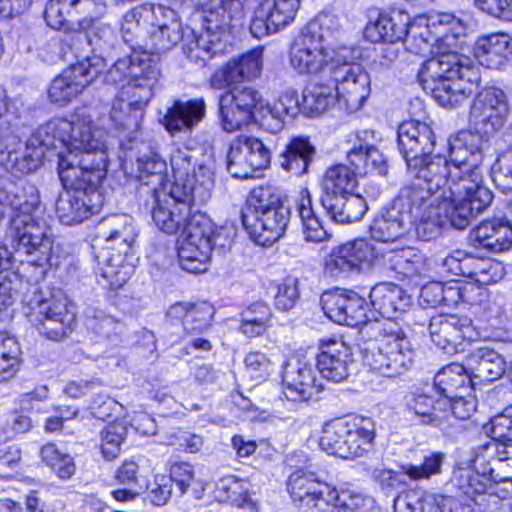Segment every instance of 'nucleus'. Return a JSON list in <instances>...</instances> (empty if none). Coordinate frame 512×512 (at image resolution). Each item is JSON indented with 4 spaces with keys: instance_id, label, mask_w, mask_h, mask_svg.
I'll return each instance as SVG.
<instances>
[{
    "instance_id": "f257e3e1",
    "label": "nucleus",
    "mask_w": 512,
    "mask_h": 512,
    "mask_svg": "<svg viewBox=\"0 0 512 512\" xmlns=\"http://www.w3.org/2000/svg\"><path fill=\"white\" fill-rule=\"evenodd\" d=\"M66 145L58 153V174L71 189L60 193L56 214L62 224L75 225L98 213L102 203L98 185L107 172V148L104 131L94 127L91 119H53L42 129Z\"/></svg>"
},
{
    "instance_id": "f03ea898",
    "label": "nucleus",
    "mask_w": 512,
    "mask_h": 512,
    "mask_svg": "<svg viewBox=\"0 0 512 512\" xmlns=\"http://www.w3.org/2000/svg\"><path fill=\"white\" fill-rule=\"evenodd\" d=\"M480 136L461 131L449 138V159L432 155V164L425 175H430L434 187L441 188L445 202L456 213L454 222L466 228L493 199L492 192L483 185V155Z\"/></svg>"
},
{
    "instance_id": "7ed1b4c3",
    "label": "nucleus",
    "mask_w": 512,
    "mask_h": 512,
    "mask_svg": "<svg viewBox=\"0 0 512 512\" xmlns=\"http://www.w3.org/2000/svg\"><path fill=\"white\" fill-rule=\"evenodd\" d=\"M398 148L406 161L408 173L423 183L411 182L402 186L391 202L403 216L415 224L417 216L442 205L445 194L434 187L430 175H425L432 164L435 137L431 127L418 121H406L398 127Z\"/></svg>"
},
{
    "instance_id": "20e7f679",
    "label": "nucleus",
    "mask_w": 512,
    "mask_h": 512,
    "mask_svg": "<svg viewBox=\"0 0 512 512\" xmlns=\"http://www.w3.org/2000/svg\"><path fill=\"white\" fill-rule=\"evenodd\" d=\"M418 79L440 106L455 108L477 91L481 75L469 57L449 51L423 62Z\"/></svg>"
},
{
    "instance_id": "39448f33",
    "label": "nucleus",
    "mask_w": 512,
    "mask_h": 512,
    "mask_svg": "<svg viewBox=\"0 0 512 512\" xmlns=\"http://www.w3.org/2000/svg\"><path fill=\"white\" fill-rule=\"evenodd\" d=\"M159 75L156 63L146 51L117 58L103 75L104 83L120 87L112 103L111 118L123 125L124 116L141 111L153 97Z\"/></svg>"
},
{
    "instance_id": "423d86ee",
    "label": "nucleus",
    "mask_w": 512,
    "mask_h": 512,
    "mask_svg": "<svg viewBox=\"0 0 512 512\" xmlns=\"http://www.w3.org/2000/svg\"><path fill=\"white\" fill-rule=\"evenodd\" d=\"M211 6L213 9L222 11V19L218 20V12L210 13L206 17L207 25L204 30L199 36H194V40L184 48L186 56L195 62H206L224 51L229 27L233 20H241L249 16L250 33L256 37L253 27L256 21V8L250 7L249 1L244 4L240 0H211Z\"/></svg>"
},
{
    "instance_id": "0eeeda50",
    "label": "nucleus",
    "mask_w": 512,
    "mask_h": 512,
    "mask_svg": "<svg viewBox=\"0 0 512 512\" xmlns=\"http://www.w3.org/2000/svg\"><path fill=\"white\" fill-rule=\"evenodd\" d=\"M186 233V237L179 241L178 260L181 268L188 273L207 271L212 252L222 253L230 245L225 228H217L201 212L192 216Z\"/></svg>"
},
{
    "instance_id": "6e6552de",
    "label": "nucleus",
    "mask_w": 512,
    "mask_h": 512,
    "mask_svg": "<svg viewBox=\"0 0 512 512\" xmlns=\"http://www.w3.org/2000/svg\"><path fill=\"white\" fill-rule=\"evenodd\" d=\"M104 236L109 247L97 256L101 275L113 289L122 287L130 278L132 267L123 264L137 237L134 220L127 214H116L103 222Z\"/></svg>"
},
{
    "instance_id": "1a4fd4ad",
    "label": "nucleus",
    "mask_w": 512,
    "mask_h": 512,
    "mask_svg": "<svg viewBox=\"0 0 512 512\" xmlns=\"http://www.w3.org/2000/svg\"><path fill=\"white\" fill-rule=\"evenodd\" d=\"M290 485L291 498L307 512H364L373 503L371 498L339 493L330 484L301 474H295Z\"/></svg>"
},
{
    "instance_id": "9d476101",
    "label": "nucleus",
    "mask_w": 512,
    "mask_h": 512,
    "mask_svg": "<svg viewBox=\"0 0 512 512\" xmlns=\"http://www.w3.org/2000/svg\"><path fill=\"white\" fill-rule=\"evenodd\" d=\"M5 241L11 249L13 261L40 268V277H44L54 244L53 235L45 221L28 223L20 218L10 221Z\"/></svg>"
},
{
    "instance_id": "9b49d317",
    "label": "nucleus",
    "mask_w": 512,
    "mask_h": 512,
    "mask_svg": "<svg viewBox=\"0 0 512 512\" xmlns=\"http://www.w3.org/2000/svg\"><path fill=\"white\" fill-rule=\"evenodd\" d=\"M24 302L29 322L47 339L60 341L73 331L75 314L69 310L68 300L61 291L45 297L38 287L33 286Z\"/></svg>"
},
{
    "instance_id": "f8f14e48",
    "label": "nucleus",
    "mask_w": 512,
    "mask_h": 512,
    "mask_svg": "<svg viewBox=\"0 0 512 512\" xmlns=\"http://www.w3.org/2000/svg\"><path fill=\"white\" fill-rule=\"evenodd\" d=\"M317 370V365L312 359L305 356L292 357L283 370L284 388L282 393L289 401L304 402L309 400L314 394L323 390L321 381L317 379ZM269 386H272L273 395L267 402L272 407H266L263 397L261 400L263 407H258V422L260 420L266 421L278 412L276 407L281 402V390L276 384H270Z\"/></svg>"
},
{
    "instance_id": "ddd939ff",
    "label": "nucleus",
    "mask_w": 512,
    "mask_h": 512,
    "mask_svg": "<svg viewBox=\"0 0 512 512\" xmlns=\"http://www.w3.org/2000/svg\"><path fill=\"white\" fill-rule=\"evenodd\" d=\"M354 50L340 47L331 58L330 77L338 103L349 112L359 110L371 92V80L364 68L355 63Z\"/></svg>"
},
{
    "instance_id": "4468645a",
    "label": "nucleus",
    "mask_w": 512,
    "mask_h": 512,
    "mask_svg": "<svg viewBox=\"0 0 512 512\" xmlns=\"http://www.w3.org/2000/svg\"><path fill=\"white\" fill-rule=\"evenodd\" d=\"M413 357L405 332L396 323L388 322L383 325L377 349L366 353L365 362L375 373L397 377L409 370Z\"/></svg>"
},
{
    "instance_id": "2eb2a0df",
    "label": "nucleus",
    "mask_w": 512,
    "mask_h": 512,
    "mask_svg": "<svg viewBox=\"0 0 512 512\" xmlns=\"http://www.w3.org/2000/svg\"><path fill=\"white\" fill-rule=\"evenodd\" d=\"M484 456H478L476 450L473 457L457 466L448 483L449 489L466 503L473 502L480 508L495 512L493 509L502 501L493 490L490 477L485 473Z\"/></svg>"
},
{
    "instance_id": "dca6fc26",
    "label": "nucleus",
    "mask_w": 512,
    "mask_h": 512,
    "mask_svg": "<svg viewBox=\"0 0 512 512\" xmlns=\"http://www.w3.org/2000/svg\"><path fill=\"white\" fill-rule=\"evenodd\" d=\"M193 156L188 149H176L170 157L174 181L171 185L172 195L182 197L192 195L199 205L207 203L214 188V173L209 166L199 165L195 168Z\"/></svg>"
},
{
    "instance_id": "f3484780",
    "label": "nucleus",
    "mask_w": 512,
    "mask_h": 512,
    "mask_svg": "<svg viewBox=\"0 0 512 512\" xmlns=\"http://www.w3.org/2000/svg\"><path fill=\"white\" fill-rule=\"evenodd\" d=\"M51 121L39 128L37 137L30 138L24 145L20 143L15 136V141L11 144L7 141H0V165L7 171L14 174H29L36 171L43 162L46 146H56L54 140L59 141L66 151V145L55 137L52 133L42 131Z\"/></svg>"
},
{
    "instance_id": "a211bd4d",
    "label": "nucleus",
    "mask_w": 512,
    "mask_h": 512,
    "mask_svg": "<svg viewBox=\"0 0 512 512\" xmlns=\"http://www.w3.org/2000/svg\"><path fill=\"white\" fill-rule=\"evenodd\" d=\"M290 209L283 193L273 183L258 184V245L269 247L285 233Z\"/></svg>"
},
{
    "instance_id": "6ab92c4d",
    "label": "nucleus",
    "mask_w": 512,
    "mask_h": 512,
    "mask_svg": "<svg viewBox=\"0 0 512 512\" xmlns=\"http://www.w3.org/2000/svg\"><path fill=\"white\" fill-rule=\"evenodd\" d=\"M104 71L99 56H87L62 71L51 82L48 94L51 102L65 105L71 102Z\"/></svg>"
},
{
    "instance_id": "aec40b11",
    "label": "nucleus",
    "mask_w": 512,
    "mask_h": 512,
    "mask_svg": "<svg viewBox=\"0 0 512 512\" xmlns=\"http://www.w3.org/2000/svg\"><path fill=\"white\" fill-rule=\"evenodd\" d=\"M381 137L373 129H361L349 133L346 137L347 160L360 176L376 173L385 176L388 163L385 155L379 150Z\"/></svg>"
},
{
    "instance_id": "412c9836",
    "label": "nucleus",
    "mask_w": 512,
    "mask_h": 512,
    "mask_svg": "<svg viewBox=\"0 0 512 512\" xmlns=\"http://www.w3.org/2000/svg\"><path fill=\"white\" fill-rule=\"evenodd\" d=\"M147 23L148 35L157 53L166 52L184 39V27L179 13L162 4L145 3L138 17Z\"/></svg>"
},
{
    "instance_id": "4be33fe9",
    "label": "nucleus",
    "mask_w": 512,
    "mask_h": 512,
    "mask_svg": "<svg viewBox=\"0 0 512 512\" xmlns=\"http://www.w3.org/2000/svg\"><path fill=\"white\" fill-rule=\"evenodd\" d=\"M256 89L253 85L235 86L219 98V112L223 129L252 132L256 125Z\"/></svg>"
},
{
    "instance_id": "5701e85b",
    "label": "nucleus",
    "mask_w": 512,
    "mask_h": 512,
    "mask_svg": "<svg viewBox=\"0 0 512 512\" xmlns=\"http://www.w3.org/2000/svg\"><path fill=\"white\" fill-rule=\"evenodd\" d=\"M154 204L151 215L155 225L167 234H175L181 231L183 240L186 237V230L192 216L191 204H199L192 195L174 197L172 190L166 193L163 190L155 189Z\"/></svg>"
},
{
    "instance_id": "b1692460",
    "label": "nucleus",
    "mask_w": 512,
    "mask_h": 512,
    "mask_svg": "<svg viewBox=\"0 0 512 512\" xmlns=\"http://www.w3.org/2000/svg\"><path fill=\"white\" fill-rule=\"evenodd\" d=\"M0 199L4 212L8 207L13 211L10 221L17 218L28 223L44 221L39 192L34 184L25 180L15 181L7 175L0 176Z\"/></svg>"
},
{
    "instance_id": "393cba45",
    "label": "nucleus",
    "mask_w": 512,
    "mask_h": 512,
    "mask_svg": "<svg viewBox=\"0 0 512 512\" xmlns=\"http://www.w3.org/2000/svg\"><path fill=\"white\" fill-rule=\"evenodd\" d=\"M508 115L509 104L505 92L492 86L477 93L470 108L469 121L476 129L491 133L505 125Z\"/></svg>"
},
{
    "instance_id": "a878e982",
    "label": "nucleus",
    "mask_w": 512,
    "mask_h": 512,
    "mask_svg": "<svg viewBox=\"0 0 512 512\" xmlns=\"http://www.w3.org/2000/svg\"><path fill=\"white\" fill-rule=\"evenodd\" d=\"M321 305L325 315L337 324L358 327L369 322L365 299L352 290L324 292Z\"/></svg>"
},
{
    "instance_id": "bb28decb",
    "label": "nucleus",
    "mask_w": 512,
    "mask_h": 512,
    "mask_svg": "<svg viewBox=\"0 0 512 512\" xmlns=\"http://www.w3.org/2000/svg\"><path fill=\"white\" fill-rule=\"evenodd\" d=\"M429 332L435 345L449 354L458 352L465 340L472 341L477 336L469 317L448 314L433 316Z\"/></svg>"
},
{
    "instance_id": "cd10ccee",
    "label": "nucleus",
    "mask_w": 512,
    "mask_h": 512,
    "mask_svg": "<svg viewBox=\"0 0 512 512\" xmlns=\"http://www.w3.org/2000/svg\"><path fill=\"white\" fill-rule=\"evenodd\" d=\"M297 91L289 88L277 97L263 93L258 97V127L275 134L281 131L285 116L299 112Z\"/></svg>"
},
{
    "instance_id": "c85d7f7f",
    "label": "nucleus",
    "mask_w": 512,
    "mask_h": 512,
    "mask_svg": "<svg viewBox=\"0 0 512 512\" xmlns=\"http://www.w3.org/2000/svg\"><path fill=\"white\" fill-rule=\"evenodd\" d=\"M374 257V248L365 239H355L334 247L325 260V269L332 276L359 271Z\"/></svg>"
},
{
    "instance_id": "c756f323",
    "label": "nucleus",
    "mask_w": 512,
    "mask_h": 512,
    "mask_svg": "<svg viewBox=\"0 0 512 512\" xmlns=\"http://www.w3.org/2000/svg\"><path fill=\"white\" fill-rule=\"evenodd\" d=\"M317 355V369L321 376L329 381L339 383L349 374L353 364L352 349L341 339L321 340Z\"/></svg>"
},
{
    "instance_id": "7c9ffc66",
    "label": "nucleus",
    "mask_w": 512,
    "mask_h": 512,
    "mask_svg": "<svg viewBox=\"0 0 512 512\" xmlns=\"http://www.w3.org/2000/svg\"><path fill=\"white\" fill-rule=\"evenodd\" d=\"M337 50L332 49V53ZM327 49L319 46L311 38L299 33L290 45L289 61L292 68L299 74H318L324 68H331V58Z\"/></svg>"
},
{
    "instance_id": "2f4dec72",
    "label": "nucleus",
    "mask_w": 512,
    "mask_h": 512,
    "mask_svg": "<svg viewBox=\"0 0 512 512\" xmlns=\"http://www.w3.org/2000/svg\"><path fill=\"white\" fill-rule=\"evenodd\" d=\"M405 408L407 413L421 425L439 429L451 425L448 398L410 393L405 397Z\"/></svg>"
},
{
    "instance_id": "473e14b6",
    "label": "nucleus",
    "mask_w": 512,
    "mask_h": 512,
    "mask_svg": "<svg viewBox=\"0 0 512 512\" xmlns=\"http://www.w3.org/2000/svg\"><path fill=\"white\" fill-rule=\"evenodd\" d=\"M478 456H484L485 473L490 477L492 488L499 483L512 485V444L487 442L476 449Z\"/></svg>"
},
{
    "instance_id": "72a5a7b5",
    "label": "nucleus",
    "mask_w": 512,
    "mask_h": 512,
    "mask_svg": "<svg viewBox=\"0 0 512 512\" xmlns=\"http://www.w3.org/2000/svg\"><path fill=\"white\" fill-rule=\"evenodd\" d=\"M473 234L477 246L489 252L502 253L512 248V223L506 218L482 221Z\"/></svg>"
},
{
    "instance_id": "f704fd0d",
    "label": "nucleus",
    "mask_w": 512,
    "mask_h": 512,
    "mask_svg": "<svg viewBox=\"0 0 512 512\" xmlns=\"http://www.w3.org/2000/svg\"><path fill=\"white\" fill-rule=\"evenodd\" d=\"M256 78V50H251L229 61L211 77L210 84L215 89L250 83Z\"/></svg>"
},
{
    "instance_id": "c9c22d12",
    "label": "nucleus",
    "mask_w": 512,
    "mask_h": 512,
    "mask_svg": "<svg viewBox=\"0 0 512 512\" xmlns=\"http://www.w3.org/2000/svg\"><path fill=\"white\" fill-rule=\"evenodd\" d=\"M369 298L373 308L387 319L396 318L398 313L405 312L411 304L410 295L394 283L375 285Z\"/></svg>"
},
{
    "instance_id": "e433bc0d",
    "label": "nucleus",
    "mask_w": 512,
    "mask_h": 512,
    "mask_svg": "<svg viewBox=\"0 0 512 512\" xmlns=\"http://www.w3.org/2000/svg\"><path fill=\"white\" fill-rule=\"evenodd\" d=\"M413 229L410 218L403 216L392 203L385 207L370 225L371 237L379 242L395 241Z\"/></svg>"
},
{
    "instance_id": "4c0bfd02",
    "label": "nucleus",
    "mask_w": 512,
    "mask_h": 512,
    "mask_svg": "<svg viewBox=\"0 0 512 512\" xmlns=\"http://www.w3.org/2000/svg\"><path fill=\"white\" fill-rule=\"evenodd\" d=\"M410 15L399 8H393L378 15L375 23L367 28L373 41L400 42L408 34Z\"/></svg>"
},
{
    "instance_id": "58836bf2",
    "label": "nucleus",
    "mask_w": 512,
    "mask_h": 512,
    "mask_svg": "<svg viewBox=\"0 0 512 512\" xmlns=\"http://www.w3.org/2000/svg\"><path fill=\"white\" fill-rule=\"evenodd\" d=\"M466 367L472 379L492 382L499 379L506 370L504 358L495 350L480 347L465 357Z\"/></svg>"
},
{
    "instance_id": "ea45409f",
    "label": "nucleus",
    "mask_w": 512,
    "mask_h": 512,
    "mask_svg": "<svg viewBox=\"0 0 512 512\" xmlns=\"http://www.w3.org/2000/svg\"><path fill=\"white\" fill-rule=\"evenodd\" d=\"M320 203L330 219L339 224H349L361 220L368 209L366 200L355 193L321 197Z\"/></svg>"
},
{
    "instance_id": "a19ab883",
    "label": "nucleus",
    "mask_w": 512,
    "mask_h": 512,
    "mask_svg": "<svg viewBox=\"0 0 512 512\" xmlns=\"http://www.w3.org/2000/svg\"><path fill=\"white\" fill-rule=\"evenodd\" d=\"M512 53V38L507 34H492L480 38L474 47L478 62L489 69L502 68Z\"/></svg>"
},
{
    "instance_id": "79ce46f5",
    "label": "nucleus",
    "mask_w": 512,
    "mask_h": 512,
    "mask_svg": "<svg viewBox=\"0 0 512 512\" xmlns=\"http://www.w3.org/2000/svg\"><path fill=\"white\" fill-rule=\"evenodd\" d=\"M300 7V0H261L258 10L267 35L277 33L290 25Z\"/></svg>"
},
{
    "instance_id": "37998d69",
    "label": "nucleus",
    "mask_w": 512,
    "mask_h": 512,
    "mask_svg": "<svg viewBox=\"0 0 512 512\" xmlns=\"http://www.w3.org/2000/svg\"><path fill=\"white\" fill-rule=\"evenodd\" d=\"M449 207L448 202L439 205L428 212L417 216L413 225L416 235L422 241H430L441 234L443 228L452 226L460 229L454 222L456 213Z\"/></svg>"
},
{
    "instance_id": "c03bdc74",
    "label": "nucleus",
    "mask_w": 512,
    "mask_h": 512,
    "mask_svg": "<svg viewBox=\"0 0 512 512\" xmlns=\"http://www.w3.org/2000/svg\"><path fill=\"white\" fill-rule=\"evenodd\" d=\"M205 115V102L202 98L182 101L176 100L164 116L168 131L176 133L183 128H191Z\"/></svg>"
},
{
    "instance_id": "a18cd8bd",
    "label": "nucleus",
    "mask_w": 512,
    "mask_h": 512,
    "mask_svg": "<svg viewBox=\"0 0 512 512\" xmlns=\"http://www.w3.org/2000/svg\"><path fill=\"white\" fill-rule=\"evenodd\" d=\"M316 155V148L308 137L291 138L286 149L281 153V167L295 175L301 176L308 172L309 165Z\"/></svg>"
},
{
    "instance_id": "49530a36",
    "label": "nucleus",
    "mask_w": 512,
    "mask_h": 512,
    "mask_svg": "<svg viewBox=\"0 0 512 512\" xmlns=\"http://www.w3.org/2000/svg\"><path fill=\"white\" fill-rule=\"evenodd\" d=\"M472 382L466 363H451L442 368L434 378V386L442 398L455 397L456 394L472 390Z\"/></svg>"
},
{
    "instance_id": "de8ad7c7",
    "label": "nucleus",
    "mask_w": 512,
    "mask_h": 512,
    "mask_svg": "<svg viewBox=\"0 0 512 512\" xmlns=\"http://www.w3.org/2000/svg\"><path fill=\"white\" fill-rule=\"evenodd\" d=\"M256 139L253 135L241 134L237 146H232L228 155V172L234 178H254L256 168L253 165L254 146Z\"/></svg>"
},
{
    "instance_id": "09e8293b",
    "label": "nucleus",
    "mask_w": 512,
    "mask_h": 512,
    "mask_svg": "<svg viewBox=\"0 0 512 512\" xmlns=\"http://www.w3.org/2000/svg\"><path fill=\"white\" fill-rule=\"evenodd\" d=\"M346 446L349 448L344 459L362 457L372 448L375 437L374 423L369 418L354 417L349 420Z\"/></svg>"
},
{
    "instance_id": "8fccbe9b",
    "label": "nucleus",
    "mask_w": 512,
    "mask_h": 512,
    "mask_svg": "<svg viewBox=\"0 0 512 512\" xmlns=\"http://www.w3.org/2000/svg\"><path fill=\"white\" fill-rule=\"evenodd\" d=\"M355 168L344 164H336L327 168L322 179L321 197H335L338 195L352 194L357 186Z\"/></svg>"
},
{
    "instance_id": "3c124183",
    "label": "nucleus",
    "mask_w": 512,
    "mask_h": 512,
    "mask_svg": "<svg viewBox=\"0 0 512 512\" xmlns=\"http://www.w3.org/2000/svg\"><path fill=\"white\" fill-rule=\"evenodd\" d=\"M300 33L330 52V47L341 35V25L336 15L321 13L309 22Z\"/></svg>"
},
{
    "instance_id": "603ef678",
    "label": "nucleus",
    "mask_w": 512,
    "mask_h": 512,
    "mask_svg": "<svg viewBox=\"0 0 512 512\" xmlns=\"http://www.w3.org/2000/svg\"><path fill=\"white\" fill-rule=\"evenodd\" d=\"M136 177L145 185H152L153 191L162 186L167 176V164L156 152L149 150L136 158Z\"/></svg>"
},
{
    "instance_id": "864d4df0",
    "label": "nucleus",
    "mask_w": 512,
    "mask_h": 512,
    "mask_svg": "<svg viewBox=\"0 0 512 512\" xmlns=\"http://www.w3.org/2000/svg\"><path fill=\"white\" fill-rule=\"evenodd\" d=\"M297 209L303 224V233L307 242L319 243L329 239L312 204V197L307 188L301 190L297 201Z\"/></svg>"
},
{
    "instance_id": "5fc2aeb1",
    "label": "nucleus",
    "mask_w": 512,
    "mask_h": 512,
    "mask_svg": "<svg viewBox=\"0 0 512 512\" xmlns=\"http://www.w3.org/2000/svg\"><path fill=\"white\" fill-rule=\"evenodd\" d=\"M72 41L87 42L92 48L93 55L99 56L104 61V68L108 60H113V51L116 49L117 36L110 25L96 27L91 35L78 32L72 36Z\"/></svg>"
},
{
    "instance_id": "6e6d98bb",
    "label": "nucleus",
    "mask_w": 512,
    "mask_h": 512,
    "mask_svg": "<svg viewBox=\"0 0 512 512\" xmlns=\"http://www.w3.org/2000/svg\"><path fill=\"white\" fill-rule=\"evenodd\" d=\"M44 17L47 24L56 30L83 28V21L77 16L73 0H50L46 4Z\"/></svg>"
},
{
    "instance_id": "4d7b16f0",
    "label": "nucleus",
    "mask_w": 512,
    "mask_h": 512,
    "mask_svg": "<svg viewBox=\"0 0 512 512\" xmlns=\"http://www.w3.org/2000/svg\"><path fill=\"white\" fill-rule=\"evenodd\" d=\"M349 420L336 419L327 423L322 430L319 445L323 451L344 459L349 448L346 446V435Z\"/></svg>"
},
{
    "instance_id": "13d9d810",
    "label": "nucleus",
    "mask_w": 512,
    "mask_h": 512,
    "mask_svg": "<svg viewBox=\"0 0 512 512\" xmlns=\"http://www.w3.org/2000/svg\"><path fill=\"white\" fill-rule=\"evenodd\" d=\"M262 289L264 296L273 299L280 311L292 309L299 298L298 280L292 277H287L280 284L269 281L263 284Z\"/></svg>"
},
{
    "instance_id": "bf43d9fd",
    "label": "nucleus",
    "mask_w": 512,
    "mask_h": 512,
    "mask_svg": "<svg viewBox=\"0 0 512 512\" xmlns=\"http://www.w3.org/2000/svg\"><path fill=\"white\" fill-rule=\"evenodd\" d=\"M140 9H144V4L139 5L128 11L123 17V23L121 26L122 39L125 44L129 46L132 52L142 49L143 45L140 42L142 34L145 32L148 34L147 23L140 14Z\"/></svg>"
},
{
    "instance_id": "052dcab7",
    "label": "nucleus",
    "mask_w": 512,
    "mask_h": 512,
    "mask_svg": "<svg viewBox=\"0 0 512 512\" xmlns=\"http://www.w3.org/2000/svg\"><path fill=\"white\" fill-rule=\"evenodd\" d=\"M468 272L466 277L479 285L497 283L504 276V269L499 262L490 259H477L472 256L468 259Z\"/></svg>"
},
{
    "instance_id": "680f3d73",
    "label": "nucleus",
    "mask_w": 512,
    "mask_h": 512,
    "mask_svg": "<svg viewBox=\"0 0 512 512\" xmlns=\"http://www.w3.org/2000/svg\"><path fill=\"white\" fill-rule=\"evenodd\" d=\"M303 105L312 112L322 113L338 102L334 86L318 83L303 91Z\"/></svg>"
},
{
    "instance_id": "e2e57ef3",
    "label": "nucleus",
    "mask_w": 512,
    "mask_h": 512,
    "mask_svg": "<svg viewBox=\"0 0 512 512\" xmlns=\"http://www.w3.org/2000/svg\"><path fill=\"white\" fill-rule=\"evenodd\" d=\"M391 268L405 277L422 276L427 269L421 255L413 253L412 250H400L389 257Z\"/></svg>"
},
{
    "instance_id": "0e129e2a",
    "label": "nucleus",
    "mask_w": 512,
    "mask_h": 512,
    "mask_svg": "<svg viewBox=\"0 0 512 512\" xmlns=\"http://www.w3.org/2000/svg\"><path fill=\"white\" fill-rule=\"evenodd\" d=\"M406 49L413 54L425 56L432 53L433 46L438 42L439 37L428 27L415 28L410 26L408 34L404 37Z\"/></svg>"
},
{
    "instance_id": "69168bd1",
    "label": "nucleus",
    "mask_w": 512,
    "mask_h": 512,
    "mask_svg": "<svg viewBox=\"0 0 512 512\" xmlns=\"http://www.w3.org/2000/svg\"><path fill=\"white\" fill-rule=\"evenodd\" d=\"M19 346L14 338L0 333V382L12 378L18 366Z\"/></svg>"
},
{
    "instance_id": "338daca9",
    "label": "nucleus",
    "mask_w": 512,
    "mask_h": 512,
    "mask_svg": "<svg viewBox=\"0 0 512 512\" xmlns=\"http://www.w3.org/2000/svg\"><path fill=\"white\" fill-rule=\"evenodd\" d=\"M126 427L111 423L101 432V452L105 459L113 460L120 454V446L126 436Z\"/></svg>"
},
{
    "instance_id": "774afa93",
    "label": "nucleus",
    "mask_w": 512,
    "mask_h": 512,
    "mask_svg": "<svg viewBox=\"0 0 512 512\" xmlns=\"http://www.w3.org/2000/svg\"><path fill=\"white\" fill-rule=\"evenodd\" d=\"M491 175L497 187L503 192L512 191V149L500 154L491 167Z\"/></svg>"
}]
</instances>
